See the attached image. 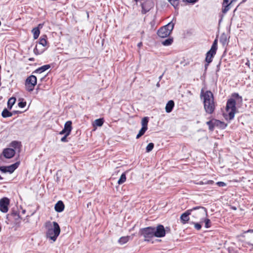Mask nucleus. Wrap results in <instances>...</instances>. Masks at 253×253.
<instances>
[{"mask_svg": "<svg viewBox=\"0 0 253 253\" xmlns=\"http://www.w3.org/2000/svg\"><path fill=\"white\" fill-rule=\"evenodd\" d=\"M194 227L197 230H200L201 229L202 226L200 223H194Z\"/></svg>", "mask_w": 253, "mask_h": 253, "instance_id": "nucleus-39", "label": "nucleus"}, {"mask_svg": "<svg viewBox=\"0 0 253 253\" xmlns=\"http://www.w3.org/2000/svg\"><path fill=\"white\" fill-rule=\"evenodd\" d=\"M16 101V98L15 97H11L9 99L7 102V108L11 110L13 105L15 104Z\"/></svg>", "mask_w": 253, "mask_h": 253, "instance_id": "nucleus-22", "label": "nucleus"}, {"mask_svg": "<svg viewBox=\"0 0 253 253\" xmlns=\"http://www.w3.org/2000/svg\"><path fill=\"white\" fill-rule=\"evenodd\" d=\"M13 115V113L9 112L7 109H4L1 113V116L3 118H7L11 117Z\"/></svg>", "mask_w": 253, "mask_h": 253, "instance_id": "nucleus-23", "label": "nucleus"}, {"mask_svg": "<svg viewBox=\"0 0 253 253\" xmlns=\"http://www.w3.org/2000/svg\"><path fill=\"white\" fill-rule=\"evenodd\" d=\"M129 238L130 237L128 236L122 237L119 239L118 242L121 245H123L129 241Z\"/></svg>", "mask_w": 253, "mask_h": 253, "instance_id": "nucleus-24", "label": "nucleus"}, {"mask_svg": "<svg viewBox=\"0 0 253 253\" xmlns=\"http://www.w3.org/2000/svg\"><path fill=\"white\" fill-rule=\"evenodd\" d=\"M103 122H104V121H103V119H96L95 120V121L93 123V125L96 126H101L103 125Z\"/></svg>", "mask_w": 253, "mask_h": 253, "instance_id": "nucleus-28", "label": "nucleus"}, {"mask_svg": "<svg viewBox=\"0 0 253 253\" xmlns=\"http://www.w3.org/2000/svg\"><path fill=\"white\" fill-rule=\"evenodd\" d=\"M148 118L144 117L141 120V126L142 127L146 128L148 129Z\"/></svg>", "mask_w": 253, "mask_h": 253, "instance_id": "nucleus-26", "label": "nucleus"}, {"mask_svg": "<svg viewBox=\"0 0 253 253\" xmlns=\"http://www.w3.org/2000/svg\"><path fill=\"white\" fill-rule=\"evenodd\" d=\"M174 25V23L170 22L167 25L161 28L157 32L158 35L163 38L167 37L172 31Z\"/></svg>", "mask_w": 253, "mask_h": 253, "instance_id": "nucleus-5", "label": "nucleus"}, {"mask_svg": "<svg viewBox=\"0 0 253 253\" xmlns=\"http://www.w3.org/2000/svg\"><path fill=\"white\" fill-rule=\"evenodd\" d=\"M126 173H123L121 175L120 179H119V180L118 181V183L120 185L124 183L126 181Z\"/></svg>", "mask_w": 253, "mask_h": 253, "instance_id": "nucleus-27", "label": "nucleus"}, {"mask_svg": "<svg viewBox=\"0 0 253 253\" xmlns=\"http://www.w3.org/2000/svg\"><path fill=\"white\" fill-rule=\"evenodd\" d=\"M9 204V199L6 197L1 199L0 200V211L2 212H7L8 210V206Z\"/></svg>", "mask_w": 253, "mask_h": 253, "instance_id": "nucleus-9", "label": "nucleus"}, {"mask_svg": "<svg viewBox=\"0 0 253 253\" xmlns=\"http://www.w3.org/2000/svg\"><path fill=\"white\" fill-rule=\"evenodd\" d=\"M142 45V43L141 42H140L138 43L137 46L138 47H141Z\"/></svg>", "mask_w": 253, "mask_h": 253, "instance_id": "nucleus-48", "label": "nucleus"}, {"mask_svg": "<svg viewBox=\"0 0 253 253\" xmlns=\"http://www.w3.org/2000/svg\"><path fill=\"white\" fill-rule=\"evenodd\" d=\"M205 222V226L206 228H210L211 226V220L208 218H206L204 220Z\"/></svg>", "mask_w": 253, "mask_h": 253, "instance_id": "nucleus-35", "label": "nucleus"}, {"mask_svg": "<svg viewBox=\"0 0 253 253\" xmlns=\"http://www.w3.org/2000/svg\"><path fill=\"white\" fill-rule=\"evenodd\" d=\"M45 228L47 238L55 242L60 233V228L58 224L55 221H48L45 223Z\"/></svg>", "mask_w": 253, "mask_h": 253, "instance_id": "nucleus-2", "label": "nucleus"}, {"mask_svg": "<svg viewBox=\"0 0 253 253\" xmlns=\"http://www.w3.org/2000/svg\"><path fill=\"white\" fill-rule=\"evenodd\" d=\"M55 210L57 212H61L64 209V205L61 201H58L55 205Z\"/></svg>", "mask_w": 253, "mask_h": 253, "instance_id": "nucleus-17", "label": "nucleus"}, {"mask_svg": "<svg viewBox=\"0 0 253 253\" xmlns=\"http://www.w3.org/2000/svg\"><path fill=\"white\" fill-rule=\"evenodd\" d=\"M65 134V136H63V137L61 139V141L62 142H66V141H67V137L68 136H66V134Z\"/></svg>", "mask_w": 253, "mask_h": 253, "instance_id": "nucleus-44", "label": "nucleus"}, {"mask_svg": "<svg viewBox=\"0 0 253 253\" xmlns=\"http://www.w3.org/2000/svg\"><path fill=\"white\" fill-rule=\"evenodd\" d=\"M192 210L191 209L187 210L181 215L180 220L183 224L186 223L189 220V215L191 214Z\"/></svg>", "mask_w": 253, "mask_h": 253, "instance_id": "nucleus-14", "label": "nucleus"}, {"mask_svg": "<svg viewBox=\"0 0 253 253\" xmlns=\"http://www.w3.org/2000/svg\"><path fill=\"white\" fill-rule=\"evenodd\" d=\"M20 146V142H19L16 141H12L10 143V146L16 149L17 147H19Z\"/></svg>", "mask_w": 253, "mask_h": 253, "instance_id": "nucleus-33", "label": "nucleus"}, {"mask_svg": "<svg viewBox=\"0 0 253 253\" xmlns=\"http://www.w3.org/2000/svg\"><path fill=\"white\" fill-rule=\"evenodd\" d=\"M42 26L43 24H40L37 28H39V29L40 30V28H42Z\"/></svg>", "mask_w": 253, "mask_h": 253, "instance_id": "nucleus-47", "label": "nucleus"}, {"mask_svg": "<svg viewBox=\"0 0 253 253\" xmlns=\"http://www.w3.org/2000/svg\"><path fill=\"white\" fill-rule=\"evenodd\" d=\"M217 49V40L215 39L212 44L211 49L206 54L205 60L208 63H210L212 61V58L216 54Z\"/></svg>", "mask_w": 253, "mask_h": 253, "instance_id": "nucleus-6", "label": "nucleus"}, {"mask_svg": "<svg viewBox=\"0 0 253 253\" xmlns=\"http://www.w3.org/2000/svg\"><path fill=\"white\" fill-rule=\"evenodd\" d=\"M29 60L33 61L34 60V58H31L29 59Z\"/></svg>", "mask_w": 253, "mask_h": 253, "instance_id": "nucleus-52", "label": "nucleus"}, {"mask_svg": "<svg viewBox=\"0 0 253 253\" xmlns=\"http://www.w3.org/2000/svg\"><path fill=\"white\" fill-rule=\"evenodd\" d=\"M237 0H223V5L225 3H227L228 2L230 3V4H232L233 2L236 1Z\"/></svg>", "mask_w": 253, "mask_h": 253, "instance_id": "nucleus-40", "label": "nucleus"}, {"mask_svg": "<svg viewBox=\"0 0 253 253\" xmlns=\"http://www.w3.org/2000/svg\"><path fill=\"white\" fill-rule=\"evenodd\" d=\"M236 112V101L234 99L230 98L226 103V113L224 114L225 119L229 120L233 119Z\"/></svg>", "mask_w": 253, "mask_h": 253, "instance_id": "nucleus-3", "label": "nucleus"}, {"mask_svg": "<svg viewBox=\"0 0 253 253\" xmlns=\"http://www.w3.org/2000/svg\"><path fill=\"white\" fill-rule=\"evenodd\" d=\"M50 67V66L49 65H43V66L40 67L38 69H37L35 72L38 73H40H40H42L43 72L47 70Z\"/></svg>", "mask_w": 253, "mask_h": 253, "instance_id": "nucleus-21", "label": "nucleus"}, {"mask_svg": "<svg viewBox=\"0 0 253 253\" xmlns=\"http://www.w3.org/2000/svg\"><path fill=\"white\" fill-rule=\"evenodd\" d=\"M219 122L220 124H218V126H219V127L221 128H224L226 127L227 124H225L224 123L221 122L219 121Z\"/></svg>", "mask_w": 253, "mask_h": 253, "instance_id": "nucleus-38", "label": "nucleus"}, {"mask_svg": "<svg viewBox=\"0 0 253 253\" xmlns=\"http://www.w3.org/2000/svg\"><path fill=\"white\" fill-rule=\"evenodd\" d=\"M213 181L212 180H206V181H200L199 182L196 183V184L198 185H204V184H212L213 183Z\"/></svg>", "mask_w": 253, "mask_h": 253, "instance_id": "nucleus-29", "label": "nucleus"}, {"mask_svg": "<svg viewBox=\"0 0 253 253\" xmlns=\"http://www.w3.org/2000/svg\"><path fill=\"white\" fill-rule=\"evenodd\" d=\"M37 84V78L34 75H31L26 80L25 88L28 91H32Z\"/></svg>", "mask_w": 253, "mask_h": 253, "instance_id": "nucleus-8", "label": "nucleus"}, {"mask_svg": "<svg viewBox=\"0 0 253 253\" xmlns=\"http://www.w3.org/2000/svg\"><path fill=\"white\" fill-rule=\"evenodd\" d=\"M222 39H221L220 42H222V43L223 45L226 44L227 43V41H226V39H225V40L224 41H222Z\"/></svg>", "mask_w": 253, "mask_h": 253, "instance_id": "nucleus-45", "label": "nucleus"}, {"mask_svg": "<svg viewBox=\"0 0 253 253\" xmlns=\"http://www.w3.org/2000/svg\"><path fill=\"white\" fill-rule=\"evenodd\" d=\"M188 2L194 3L197 1L198 0H186Z\"/></svg>", "mask_w": 253, "mask_h": 253, "instance_id": "nucleus-46", "label": "nucleus"}, {"mask_svg": "<svg viewBox=\"0 0 253 253\" xmlns=\"http://www.w3.org/2000/svg\"><path fill=\"white\" fill-rule=\"evenodd\" d=\"M33 34V37L34 39H37L40 34V30L39 29V28H34L32 31Z\"/></svg>", "mask_w": 253, "mask_h": 253, "instance_id": "nucleus-25", "label": "nucleus"}, {"mask_svg": "<svg viewBox=\"0 0 253 253\" xmlns=\"http://www.w3.org/2000/svg\"><path fill=\"white\" fill-rule=\"evenodd\" d=\"M140 234L144 237L145 241H148L155 236L154 227H148L143 228L140 230Z\"/></svg>", "mask_w": 253, "mask_h": 253, "instance_id": "nucleus-7", "label": "nucleus"}, {"mask_svg": "<svg viewBox=\"0 0 253 253\" xmlns=\"http://www.w3.org/2000/svg\"><path fill=\"white\" fill-rule=\"evenodd\" d=\"M201 97L203 99L205 111L210 114L213 113L215 109V102L212 93L210 91L204 92L202 89Z\"/></svg>", "mask_w": 253, "mask_h": 253, "instance_id": "nucleus-1", "label": "nucleus"}, {"mask_svg": "<svg viewBox=\"0 0 253 253\" xmlns=\"http://www.w3.org/2000/svg\"><path fill=\"white\" fill-rule=\"evenodd\" d=\"M232 97L237 99V100L239 102L242 101V97L240 96L238 93H234L232 94Z\"/></svg>", "mask_w": 253, "mask_h": 253, "instance_id": "nucleus-37", "label": "nucleus"}, {"mask_svg": "<svg viewBox=\"0 0 253 253\" xmlns=\"http://www.w3.org/2000/svg\"><path fill=\"white\" fill-rule=\"evenodd\" d=\"M159 85H160L159 83H157V86L158 87H159Z\"/></svg>", "mask_w": 253, "mask_h": 253, "instance_id": "nucleus-53", "label": "nucleus"}, {"mask_svg": "<svg viewBox=\"0 0 253 253\" xmlns=\"http://www.w3.org/2000/svg\"><path fill=\"white\" fill-rule=\"evenodd\" d=\"M18 106L20 108H24L26 105V102H20L18 103Z\"/></svg>", "mask_w": 253, "mask_h": 253, "instance_id": "nucleus-41", "label": "nucleus"}, {"mask_svg": "<svg viewBox=\"0 0 253 253\" xmlns=\"http://www.w3.org/2000/svg\"><path fill=\"white\" fill-rule=\"evenodd\" d=\"M231 4H230L229 2V3H225L224 4V5L223 4V7H224V8L222 9V12L224 13H226L229 10V9H230L229 6Z\"/></svg>", "mask_w": 253, "mask_h": 253, "instance_id": "nucleus-32", "label": "nucleus"}, {"mask_svg": "<svg viewBox=\"0 0 253 253\" xmlns=\"http://www.w3.org/2000/svg\"><path fill=\"white\" fill-rule=\"evenodd\" d=\"M154 6L153 2L151 0H147L142 4V12L146 13L149 11Z\"/></svg>", "mask_w": 253, "mask_h": 253, "instance_id": "nucleus-11", "label": "nucleus"}, {"mask_svg": "<svg viewBox=\"0 0 253 253\" xmlns=\"http://www.w3.org/2000/svg\"><path fill=\"white\" fill-rule=\"evenodd\" d=\"M168 1L174 8H176L178 6L179 3L178 0H168Z\"/></svg>", "mask_w": 253, "mask_h": 253, "instance_id": "nucleus-34", "label": "nucleus"}, {"mask_svg": "<svg viewBox=\"0 0 253 253\" xmlns=\"http://www.w3.org/2000/svg\"><path fill=\"white\" fill-rule=\"evenodd\" d=\"M0 170L1 171H2V172H4V173H6V170L5 169V166L0 167Z\"/></svg>", "mask_w": 253, "mask_h": 253, "instance_id": "nucleus-43", "label": "nucleus"}, {"mask_svg": "<svg viewBox=\"0 0 253 253\" xmlns=\"http://www.w3.org/2000/svg\"><path fill=\"white\" fill-rule=\"evenodd\" d=\"M147 130L146 128L142 127L141 129L139 130L138 134L136 135V139L139 138L141 136H142L145 132V131Z\"/></svg>", "mask_w": 253, "mask_h": 253, "instance_id": "nucleus-30", "label": "nucleus"}, {"mask_svg": "<svg viewBox=\"0 0 253 253\" xmlns=\"http://www.w3.org/2000/svg\"><path fill=\"white\" fill-rule=\"evenodd\" d=\"M173 42V40L172 39H167L162 42V44L165 46H168L170 45Z\"/></svg>", "mask_w": 253, "mask_h": 253, "instance_id": "nucleus-31", "label": "nucleus"}, {"mask_svg": "<svg viewBox=\"0 0 253 253\" xmlns=\"http://www.w3.org/2000/svg\"><path fill=\"white\" fill-rule=\"evenodd\" d=\"M174 106V103L172 100H169L166 106V111L167 113H170L171 112L173 107Z\"/></svg>", "mask_w": 253, "mask_h": 253, "instance_id": "nucleus-18", "label": "nucleus"}, {"mask_svg": "<svg viewBox=\"0 0 253 253\" xmlns=\"http://www.w3.org/2000/svg\"><path fill=\"white\" fill-rule=\"evenodd\" d=\"M15 154V151L12 148H5L2 151L3 156L6 159L12 158Z\"/></svg>", "mask_w": 253, "mask_h": 253, "instance_id": "nucleus-13", "label": "nucleus"}, {"mask_svg": "<svg viewBox=\"0 0 253 253\" xmlns=\"http://www.w3.org/2000/svg\"><path fill=\"white\" fill-rule=\"evenodd\" d=\"M154 144L153 143H150L148 144V145L146 147V152H149L152 150V149L154 148Z\"/></svg>", "mask_w": 253, "mask_h": 253, "instance_id": "nucleus-36", "label": "nucleus"}, {"mask_svg": "<svg viewBox=\"0 0 253 253\" xmlns=\"http://www.w3.org/2000/svg\"><path fill=\"white\" fill-rule=\"evenodd\" d=\"M218 124H220L219 120H212L207 122V125L209 126V128L210 130L212 131L214 126H218Z\"/></svg>", "mask_w": 253, "mask_h": 253, "instance_id": "nucleus-15", "label": "nucleus"}, {"mask_svg": "<svg viewBox=\"0 0 253 253\" xmlns=\"http://www.w3.org/2000/svg\"><path fill=\"white\" fill-rule=\"evenodd\" d=\"M216 184L220 187H223L226 185V184L223 182H217Z\"/></svg>", "mask_w": 253, "mask_h": 253, "instance_id": "nucleus-42", "label": "nucleus"}, {"mask_svg": "<svg viewBox=\"0 0 253 253\" xmlns=\"http://www.w3.org/2000/svg\"><path fill=\"white\" fill-rule=\"evenodd\" d=\"M45 50V47H41V45H36V47L34 49V52L36 55H39L42 54Z\"/></svg>", "mask_w": 253, "mask_h": 253, "instance_id": "nucleus-19", "label": "nucleus"}, {"mask_svg": "<svg viewBox=\"0 0 253 253\" xmlns=\"http://www.w3.org/2000/svg\"><path fill=\"white\" fill-rule=\"evenodd\" d=\"M163 75H164V74H163L161 76H160L159 77V81H160V80L162 79V77H163Z\"/></svg>", "mask_w": 253, "mask_h": 253, "instance_id": "nucleus-50", "label": "nucleus"}, {"mask_svg": "<svg viewBox=\"0 0 253 253\" xmlns=\"http://www.w3.org/2000/svg\"><path fill=\"white\" fill-rule=\"evenodd\" d=\"M2 178L1 177V176L0 175V180L2 179Z\"/></svg>", "mask_w": 253, "mask_h": 253, "instance_id": "nucleus-55", "label": "nucleus"}, {"mask_svg": "<svg viewBox=\"0 0 253 253\" xmlns=\"http://www.w3.org/2000/svg\"><path fill=\"white\" fill-rule=\"evenodd\" d=\"M191 210H192L193 216L196 219H200L201 220V223L203 222L202 220L205 216H207V210L203 207H194Z\"/></svg>", "mask_w": 253, "mask_h": 253, "instance_id": "nucleus-4", "label": "nucleus"}, {"mask_svg": "<svg viewBox=\"0 0 253 253\" xmlns=\"http://www.w3.org/2000/svg\"><path fill=\"white\" fill-rule=\"evenodd\" d=\"M19 165V163L16 162L15 164H12L10 166L5 167L6 172L12 173L18 168Z\"/></svg>", "mask_w": 253, "mask_h": 253, "instance_id": "nucleus-16", "label": "nucleus"}, {"mask_svg": "<svg viewBox=\"0 0 253 253\" xmlns=\"http://www.w3.org/2000/svg\"><path fill=\"white\" fill-rule=\"evenodd\" d=\"M247 232L253 233V229H250L247 231Z\"/></svg>", "mask_w": 253, "mask_h": 253, "instance_id": "nucleus-49", "label": "nucleus"}, {"mask_svg": "<svg viewBox=\"0 0 253 253\" xmlns=\"http://www.w3.org/2000/svg\"><path fill=\"white\" fill-rule=\"evenodd\" d=\"M16 113H17V112H16V111H14L12 113H13V114H16Z\"/></svg>", "mask_w": 253, "mask_h": 253, "instance_id": "nucleus-54", "label": "nucleus"}, {"mask_svg": "<svg viewBox=\"0 0 253 253\" xmlns=\"http://www.w3.org/2000/svg\"><path fill=\"white\" fill-rule=\"evenodd\" d=\"M46 36L43 35L41 37L38 45H40V46L42 45V47H44L46 45Z\"/></svg>", "mask_w": 253, "mask_h": 253, "instance_id": "nucleus-20", "label": "nucleus"}, {"mask_svg": "<svg viewBox=\"0 0 253 253\" xmlns=\"http://www.w3.org/2000/svg\"><path fill=\"white\" fill-rule=\"evenodd\" d=\"M155 237L160 238L165 236L166 231L164 227L162 225H159L156 227H154Z\"/></svg>", "mask_w": 253, "mask_h": 253, "instance_id": "nucleus-10", "label": "nucleus"}, {"mask_svg": "<svg viewBox=\"0 0 253 253\" xmlns=\"http://www.w3.org/2000/svg\"><path fill=\"white\" fill-rule=\"evenodd\" d=\"M209 63H207V64H205V68H206V69H207V68L208 66H209Z\"/></svg>", "mask_w": 253, "mask_h": 253, "instance_id": "nucleus-51", "label": "nucleus"}, {"mask_svg": "<svg viewBox=\"0 0 253 253\" xmlns=\"http://www.w3.org/2000/svg\"><path fill=\"white\" fill-rule=\"evenodd\" d=\"M72 129V122L70 121H67L65 124L64 129L60 132V134H66V136H68L70 134Z\"/></svg>", "mask_w": 253, "mask_h": 253, "instance_id": "nucleus-12", "label": "nucleus"}]
</instances>
